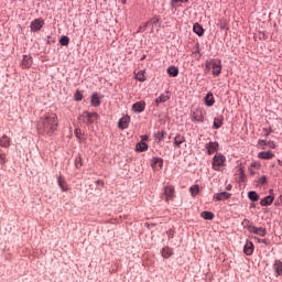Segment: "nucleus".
Listing matches in <instances>:
<instances>
[{
  "label": "nucleus",
  "instance_id": "obj_28",
  "mask_svg": "<svg viewBox=\"0 0 282 282\" xmlns=\"http://www.w3.org/2000/svg\"><path fill=\"white\" fill-rule=\"evenodd\" d=\"M161 254L164 259H169L170 257H173V249L170 247H164L161 250Z\"/></svg>",
  "mask_w": 282,
  "mask_h": 282
},
{
  "label": "nucleus",
  "instance_id": "obj_46",
  "mask_svg": "<svg viewBox=\"0 0 282 282\" xmlns=\"http://www.w3.org/2000/svg\"><path fill=\"white\" fill-rule=\"evenodd\" d=\"M258 147H261V149H264L265 147H268V141L260 139L258 141Z\"/></svg>",
  "mask_w": 282,
  "mask_h": 282
},
{
  "label": "nucleus",
  "instance_id": "obj_48",
  "mask_svg": "<svg viewBox=\"0 0 282 282\" xmlns=\"http://www.w3.org/2000/svg\"><path fill=\"white\" fill-rule=\"evenodd\" d=\"M267 145H268L270 149H276V142H274V141H268V142H267Z\"/></svg>",
  "mask_w": 282,
  "mask_h": 282
},
{
  "label": "nucleus",
  "instance_id": "obj_20",
  "mask_svg": "<svg viewBox=\"0 0 282 282\" xmlns=\"http://www.w3.org/2000/svg\"><path fill=\"white\" fill-rule=\"evenodd\" d=\"M259 160H272L274 153L272 151H262L258 153Z\"/></svg>",
  "mask_w": 282,
  "mask_h": 282
},
{
  "label": "nucleus",
  "instance_id": "obj_8",
  "mask_svg": "<svg viewBox=\"0 0 282 282\" xmlns=\"http://www.w3.org/2000/svg\"><path fill=\"white\" fill-rule=\"evenodd\" d=\"M205 149L207 151V155H213V153H217V151H219V142L210 141L205 144Z\"/></svg>",
  "mask_w": 282,
  "mask_h": 282
},
{
  "label": "nucleus",
  "instance_id": "obj_38",
  "mask_svg": "<svg viewBox=\"0 0 282 282\" xmlns=\"http://www.w3.org/2000/svg\"><path fill=\"white\" fill-rule=\"evenodd\" d=\"M59 45H62L63 47H67V45H69V37L66 35H63L59 39Z\"/></svg>",
  "mask_w": 282,
  "mask_h": 282
},
{
  "label": "nucleus",
  "instance_id": "obj_43",
  "mask_svg": "<svg viewBox=\"0 0 282 282\" xmlns=\"http://www.w3.org/2000/svg\"><path fill=\"white\" fill-rule=\"evenodd\" d=\"M210 69H212V61L209 59L205 62V74H208Z\"/></svg>",
  "mask_w": 282,
  "mask_h": 282
},
{
  "label": "nucleus",
  "instance_id": "obj_14",
  "mask_svg": "<svg viewBox=\"0 0 282 282\" xmlns=\"http://www.w3.org/2000/svg\"><path fill=\"white\" fill-rule=\"evenodd\" d=\"M249 232H251L252 235H258V237H265V235H268V230L265 228L257 227L254 225Z\"/></svg>",
  "mask_w": 282,
  "mask_h": 282
},
{
  "label": "nucleus",
  "instance_id": "obj_12",
  "mask_svg": "<svg viewBox=\"0 0 282 282\" xmlns=\"http://www.w3.org/2000/svg\"><path fill=\"white\" fill-rule=\"evenodd\" d=\"M230 197H232V194L228 192H220L214 194L215 202H226V199H230Z\"/></svg>",
  "mask_w": 282,
  "mask_h": 282
},
{
  "label": "nucleus",
  "instance_id": "obj_9",
  "mask_svg": "<svg viewBox=\"0 0 282 282\" xmlns=\"http://www.w3.org/2000/svg\"><path fill=\"white\" fill-rule=\"evenodd\" d=\"M269 193H270V195L263 197L260 200V206H264V207L272 206V204L274 202V189H270Z\"/></svg>",
  "mask_w": 282,
  "mask_h": 282
},
{
  "label": "nucleus",
  "instance_id": "obj_17",
  "mask_svg": "<svg viewBox=\"0 0 282 282\" xmlns=\"http://www.w3.org/2000/svg\"><path fill=\"white\" fill-rule=\"evenodd\" d=\"M21 67L22 69H30L32 67V55H23Z\"/></svg>",
  "mask_w": 282,
  "mask_h": 282
},
{
  "label": "nucleus",
  "instance_id": "obj_25",
  "mask_svg": "<svg viewBox=\"0 0 282 282\" xmlns=\"http://www.w3.org/2000/svg\"><path fill=\"white\" fill-rule=\"evenodd\" d=\"M193 32L194 34H197V36H204V26L199 23H194Z\"/></svg>",
  "mask_w": 282,
  "mask_h": 282
},
{
  "label": "nucleus",
  "instance_id": "obj_16",
  "mask_svg": "<svg viewBox=\"0 0 282 282\" xmlns=\"http://www.w3.org/2000/svg\"><path fill=\"white\" fill-rule=\"evenodd\" d=\"M162 166H164V159L160 158V156H154L151 160V167L152 169H162Z\"/></svg>",
  "mask_w": 282,
  "mask_h": 282
},
{
  "label": "nucleus",
  "instance_id": "obj_61",
  "mask_svg": "<svg viewBox=\"0 0 282 282\" xmlns=\"http://www.w3.org/2000/svg\"><path fill=\"white\" fill-rule=\"evenodd\" d=\"M253 166H257V164L256 163H251V167H253Z\"/></svg>",
  "mask_w": 282,
  "mask_h": 282
},
{
  "label": "nucleus",
  "instance_id": "obj_41",
  "mask_svg": "<svg viewBox=\"0 0 282 282\" xmlns=\"http://www.w3.org/2000/svg\"><path fill=\"white\" fill-rule=\"evenodd\" d=\"M258 184L260 185V186H263V185H265V184H268V176L267 175H262V176H260L259 178H258Z\"/></svg>",
  "mask_w": 282,
  "mask_h": 282
},
{
  "label": "nucleus",
  "instance_id": "obj_24",
  "mask_svg": "<svg viewBox=\"0 0 282 282\" xmlns=\"http://www.w3.org/2000/svg\"><path fill=\"white\" fill-rule=\"evenodd\" d=\"M11 142L12 140L10 139V137L6 134L0 138V147H2L3 149H8Z\"/></svg>",
  "mask_w": 282,
  "mask_h": 282
},
{
  "label": "nucleus",
  "instance_id": "obj_56",
  "mask_svg": "<svg viewBox=\"0 0 282 282\" xmlns=\"http://www.w3.org/2000/svg\"><path fill=\"white\" fill-rule=\"evenodd\" d=\"M96 184H101V186H104L105 183L101 180H97Z\"/></svg>",
  "mask_w": 282,
  "mask_h": 282
},
{
  "label": "nucleus",
  "instance_id": "obj_3",
  "mask_svg": "<svg viewBox=\"0 0 282 282\" xmlns=\"http://www.w3.org/2000/svg\"><path fill=\"white\" fill-rule=\"evenodd\" d=\"M226 165V156L221 153L215 154L212 161L214 171H221V166Z\"/></svg>",
  "mask_w": 282,
  "mask_h": 282
},
{
  "label": "nucleus",
  "instance_id": "obj_7",
  "mask_svg": "<svg viewBox=\"0 0 282 282\" xmlns=\"http://www.w3.org/2000/svg\"><path fill=\"white\" fill-rule=\"evenodd\" d=\"M45 25V20L44 19H35L31 22L30 28L31 32H40V30Z\"/></svg>",
  "mask_w": 282,
  "mask_h": 282
},
{
  "label": "nucleus",
  "instance_id": "obj_4",
  "mask_svg": "<svg viewBox=\"0 0 282 282\" xmlns=\"http://www.w3.org/2000/svg\"><path fill=\"white\" fill-rule=\"evenodd\" d=\"M162 197L165 199V202H173L175 197V187L173 185L165 186L163 188Z\"/></svg>",
  "mask_w": 282,
  "mask_h": 282
},
{
  "label": "nucleus",
  "instance_id": "obj_42",
  "mask_svg": "<svg viewBox=\"0 0 282 282\" xmlns=\"http://www.w3.org/2000/svg\"><path fill=\"white\" fill-rule=\"evenodd\" d=\"M74 133H75V137L77 138V140H79V142H83V138H80V135H83L80 128H76Z\"/></svg>",
  "mask_w": 282,
  "mask_h": 282
},
{
  "label": "nucleus",
  "instance_id": "obj_33",
  "mask_svg": "<svg viewBox=\"0 0 282 282\" xmlns=\"http://www.w3.org/2000/svg\"><path fill=\"white\" fill-rule=\"evenodd\" d=\"M248 199L250 202H259V194L256 191L248 192Z\"/></svg>",
  "mask_w": 282,
  "mask_h": 282
},
{
  "label": "nucleus",
  "instance_id": "obj_62",
  "mask_svg": "<svg viewBox=\"0 0 282 282\" xmlns=\"http://www.w3.org/2000/svg\"><path fill=\"white\" fill-rule=\"evenodd\" d=\"M251 175H254V171L251 170Z\"/></svg>",
  "mask_w": 282,
  "mask_h": 282
},
{
  "label": "nucleus",
  "instance_id": "obj_13",
  "mask_svg": "<svg viewBox=\"0 0 282 282\" xmlns=\"http://www.w3.org/2000/svg\"><path fill=\"white\" fill-rule=\"evenodd\" d=\"M184 142H186V137L182 134H176L173 142L174 149H182V144H184Z\"/></svg>",
  "mask_w": 282,
  "mask_h": 282
},
{
  "label": "nucleus",
  "instance_id": "obj_34",
  "mask_svg": "<svg viewBox=\"0 0 282 282\" xmlns=\"http://www.w3.org/2000/svg\"><path fill=\"white\" fill-rule=\"evenodd\" d=\"M159 23H160V17L155 15L154 18L145 22V28H149V25H158Z\"/></svg>",
  "mask_w": 282,
  "mask_h": 282
},
{
  "label": "nucleus",
  "instance_id": "obj_57",
  "mask_svg": "<svg viewBox=\"0 0 282 282\" xmlns=\"http://www.w3.org/2000/svg\"><path fill=\"white\" fill-rule=\"evenodd\" d=\"M147 58V55H142L140 61H144Z\"/></svg>",
  "mask_w": 282,
  "mask_h": 282
},
{
  "label": "nucleus",
  "instance_id": "obj_21",
  "mask_svg": "<svg viewBox=\"0 0 282 282\" xmlns=\"http://www.w3.org/2000/svg\"><path fill=\"white\" fill-rule=\"evenodd\" d=\"M273 270H274L275 276H282V261L281 260L274 261Z\"/></svg>",
  "mask_w": 282,
  "mask_h": 282
},
{
  "label": "nucleus",
  "instance_id": "obj_36",
  "mask_svg": "<svg viewBox=\"0 0 282 282\" xmlns=\"http://www.w3.org/2000/svg\"><path fill=\"white\" fill-rule=\"evenodd\" d=\"M135 79L139 80V83H144L147 80V77L144 76V70H140L135 74Z\"/></svg>",
  "mask_w": 282,
  "mask_h": 282
},
{
  "label": "nucleus",
  "instance_id": "obj_49",
  "mask_svg": "<svg viewBox=\"0 0 282 282\" xmlns=\"http://www.w3.org/2000/svg\"><path fill=\"white\" fill-rule=\"evenodd\" d=\"M148 28H149V26H147V23H144L143 26H139V28H138V31H137V32H138V33L145 32Z\"/></svg>",
  "mask_w": 282,
  "mask_h": 282
},
{
  "label": "nucleus",
  "instance_id": "obj_31",
  "mask_svg": "<svg viewBox=\"0 0 282 282\" xmlns=\"http://www.w3.org/2000/svg\"><path fill=\"white\" fill-rule=\"evenodd\" d=\"M164 135H166V131L164 130L158 131L156 133H154L155 142H162V140H164Z\"/></svg>",
  "mask_w": 282,
  "mask_h": 282
},
{
  "label": "nucleus",
  "instance_id": "obj_15",
  "mask_svg": "<svg viewBox=\"0 0 282 282\" xmlns=\"http://www.w3.org/2000/svg\"><path fill=\"white\" fill-rule=\"evenodd\" d=\"M102 97L98 95V93H93L90 96V105L91 107H100Z\"/></svg>",
  "mask_w": 282,
  "mask_h": 282
},
{
  "label": "nucleus",
  "instance_id": "obj_45",
  "mask_svg": "<svg viewBox=\"0 0 282 282\" xmlns=\"http://www.w3.org/2000/svg\"><path fill=\"white\" fill-rule=\"evenodd\" d=\"M239 175H240L241 182H246V172L243 171V167L239 169Z\"/></svg>",
  "mask_w": 282,
  "mask_h": 282
},
{
  "label": "nucleus",
  "instance_id": "obj_53",
  "mask_svg": "<svg viewBox=\"0 0 282 282\" xmlns=\"http://www.w3.org/2000/svg\"><path fill=\"white\" fill-rule=\"evenodd\" d=\"M195 47H196V50H195L194 54H199V56H202V54L199 53V43H196Z\"/></svg>",
  "mask_w": 282,
  "mask_h": 282
},
{
  "label": "nucleus",
  "instance_id": "obj_11",
  "mask_svg": "<svg viewBox=\"0 0 282 282\" xmlns=\"http://www.w3.org/2000/svg\"><path fill=\"white\" fill-rule=\"evenodd\" d=\"M147 109V102L144 100L137 101L132 105V111L134 113H142Z\"/></svg>",
  "mask_w": 282,
  "mask_h": 282
},
{
  "label": "nucleus",
  "instance_id": "obj_59",
  "mask_svg": "<svg viewBox=\"0 0 282 282\" xmlns=\"http://www.w3.org/2000/svg\"><path fill=\"white\" fill-rule=\"evenodd\" d=\"M278 164H280V166H282V161L280 159L278 160Z\"/></svg>",
  "mask_w": 282,
  "mask_h": 282
},
{
  "label": "nucleus",
  "instance_id": "obj_5",
  "mask_svg": "<svg viewBox=\"0 0 282 282\" xmlns=\"http://www.w3.org/2000/svg\"><path fill=\"white\" fill-rule=\"evenodd\" d=\"M83 118H87L86 124H94V122H96V120H98V118H100V115H98V112H89L87 110H85L82 113Z\"/></svg>",
  "mask_w": 282,
  "mask_h": 282
},
{
  "label": "nucleus",
  "instance_id": "obj_44",
  "mask_svg": "<svg viewBox=\"0 0 282 282\" xmlns=\"http://www.w3.org/2000/svg\"><path fill=\"white\" fill-rule=\"evenodd\" d=\"M262 131L264 132L265 138H268V135H270V133H273V132H274V130L272 129V127L263 128Z\"/></svg>",
  "mask_w": 282,
  "mask_h": 282
},
{
  "label": "nucleus",
  "instance_id": "obj_22",
  "mask_svg": "<svg viewBox=\"0 0 282 282\" xmlns=\"http://www.w3.org/2000/svg\"><path fill=\"white\" fill-rule=\"evenodd\" d=\"M135 151L139 153H144V151H149V144H147L144 141H140L135 145Z\"/></svg>",
  "mask_w": 282,
  "mask_h": 282
},
{
  "label": "nucleus",
  "instance_id": "obj_29",
  "mask_svg": "<svg viewBox=\"0 0 282 282\" xmlns=\"http://www.w3.org/2000/svg\"><path fill=\"white\" fill-rule=\"evenodd\" d=\"M167 100H171V97L165 95V94H161L156 99H155V105L156 107L160 106V104L162 102H166Z\"/></svg>",
  "mask_w": 282,
  "mask_h": 282
},
{
  "label": "nucleus",
  "instance_id": "obj_40",
  "mask_svg": "<svg viewBox=\"0 0 282 282\" xmlns=\"http://www.w3.org/2000/svg\"><path fill=\"white\" fill-rule=\"evenodd\" d=\"M75 166H76V169H80V166H83V158L80 156V154H78L75 158Z\"/></svg>",
  "mask_w": 282,
  "mask_h": 282
},
{
  "label": "nucleus",
  "instance_id": "obj_37",
  "mask_svg": "<svg viewBox=\"0 0 282 282\" xmlns=\"http://www.w3.org/2000/svg\"><path fill=\"white\" fill-rule=\"evenodd\" d=\"M189 0H170L171 8H177V3H188Z\"/></svg>",
  "mask_w": 282,
  "mask_h": 282
},
{
  "label": "nucleus",
  "instance_id": "obj_54",
  "mask_svg": "<svg viewBox=\"0 0 282 282\" xmlns=\"http://www.w3.org/2000/svg\"><path fill=\"white\" fill-rule=\"evenodd\" d=\"M149 140V135L143 134L141 135V142H147Z\"/></svg>",
  "mask_w": 282,
  "mask_h": 282
},
{
  "label": "nucleus",
  "instance_id": "obj_18",
  "mask_svg": "<svg viewBox=\"0 0 282 282\" xmlns=\"http://www.w3.org/2000/svg\"><path fill=\"white\" fill-rule=\"evenodd\" d=\"M243 252L247 257H251V254L254 252V243L250 240H247L243 247Z\"/></svg>",
  "mask_w": 282,
  "mask_h": 282
},
{
  "label": "nucleus",
  "instance_id": "obj_23",
  "mask_svg": "<svg viewBox=\"0 0 282 282\" xmlns=\"http://www.w3.org/2000/svg\"><path fill=\"white\" fill-rule=\"evenodd\" d=\"M166 72L172 78H177V76H180V68L176 66H170Z\"/></svg>",
  "mask_w": 282,
  "mask_h": 282
},
{
  "label": "nucleus",
  "instance_id": "obj_26",
  "mask_svg": "<svg viewBox=\"0 0 282 282\" xmlns=\"http://www.w3.org/2000/svg\"><path fill=\"white\" fill-rule=\"evenodd\" d=\"M224 127V116L214 118L213 129H221Z\"/></svg>",
  "mask_w": 282,
  "mask_h": 282
},
{
  "label": "nucleus",
  "instance_id": "obj_50",
  "mask_svg": "<svg viewBox=\"0 0 282 282\" xmlns=\"http://www.w3.org/2000/svg\"><path fill=\"white\" fill-rule=\"evenodd\" d=\"M258 243H264V246H269V241L267 239L257 238Z\"/></svg>",
  "mask_w": 282,
  "mask_h": 282
},
{
  "label": "nucleus",
  "instance_id": "obj_6",
  "mask_svg": "<svg viewBox=\"0 0 282 282\" xmlns=\"http://www.w3.org/2000/svg\"><path fill=\"white\" fill-rule=\"evenodd\" d=\"M212 61V74L215 78L221 74V59H210Z\"/></svg>",
  "mask_w": 282,
  "mask_h": 282
},
{
  "label": "nucleus",
  "instance_id": "obj_52",
  "mask_svg": "<svg viewBox=\"0 0 282 282\" xmlns=\"http://www.w3.org/2000/svg\"><path fill=\"white\" fill-rule=\"evenodd\" d=\"M274 206H282V195H280L279 199L274 202Z\"/></svg>",
  "mask_w": 282,
  "mask_h": 282
},
{
  "label": "nucleus",
  "instance_id": "obj_35",
  "mask_svg": "<svg viewBox=\"0 0 282 282\" xmlns=\"http://www.w3.org/2000/svg\"><path fill=\"white\" fill-rule=\"evenodd\" d=\"M189 193L192 195V197H197V195H199V185H193L189 187Z\"/></svg>",
  "mask_w": 282,
  "mask_h": 282
},
{
  "label": "nucleus",
  "instance_id": "obj_27",
  "mask_svg": "<svg viewBox=\"0 0 282 282\" xmlns=\"http://www.w3.org/2000/svg\"><path fill=\"white\" fill-rule=\"evenodd\" d=\"M200 217L206 221H213L215 219V214L213 212L205 210L200 214Z\"/></svg>",
  "mask_w": 282,
  "mask_h": 282
},
{
  "label": "nucleus",
  "instance_id": "obj_60",
  "mask_svg": "<svg viewBox=\"0 0 282 282\" xmlns=\"http://www.w3.org/2000/svg\"><path fill=\"white\" fill-rule=\"evenodd\" d=\"M250 208H254V203H252V204L250 205Z\"/></svg>",
  "mask_w": 282,
  "mask_h": 282
},
{
  "label": "nucleus",
  "instance_id": "obj_1",
  "mask_svg": "<svg viewBox=\"0 0 282 282\" xmlns=\"http://www.w3.org/2000/svg\"><path fill=\"white\" fill-rule=\"evenodd\" d=\"M58 129V116L54 112H47L40 118L37 131L46 135H54Z\"/></svg>",
  "mask_w": 282,
  "mask_h": 282
},
{
  "label": "nucleus",
  "instance_id": "obj_51",
  "mask_svg": "<svg viewBox=\"0 0 282 282\" xmlns=\"http://www.w3.org/2000/svg\"><path fill=\"white\" fill-rule=\"evenodd\" d=\"M0 164L3 165L6 164V154L0 153Z\"/></svg>",
  "mask_w": 282,
  "mask_h": 282
},
{
  "label": "nucleus",
  "instance_id": "obj_19",
  "mask_svg": "<svg viewBox=\"0 0 282 282\" xmlns=\"http://www.w3.org/2000/svg\"><path fill=\"white\" fill-rule=\"evenodd\" d=\"M204 102L206 107H213V105H215V96L213 93H207V95L204 97Z\"/></svg>",
  "mask_w": 282,
  "mask_h": 282
},
{
  "label": "nucleus",
  "instance_id": "obj_2",
  "mask_svg": "<svg viewBox=\"0 0 282 282\" xmlns=\"http://www.w3.org/2000/svg\"><path fill=\"white\" fill-rule=\"evenodd\" d=\"M192 122L202 123L206 120V110L204 108H196L191 112Z\"/></svg>",
  "mask_w": 282,
  "mask_h": 282
},
{
  "label": "nucleus",
  "instance_id": "obj_47",
  "mask_svg": "<svg viewBox=\"0 0 282 282\" xmlns=\"http://www.w3.org/2000/svg\"><path fill=\"white\" fill-rule=\"evenodd\" d=\"M167 239H173L175 237V229H170L166 231Z\"/></svg>",
  "mask_w": 282,
  "mask_h": 282
},
{
  "label": "nucleus",
  "instance_id": "obj_32",
  "mask_svg": "<svg viewBox=\"0 0 282 282\" xmlns=\"http://www.w3.org/2000/svg\"><path fill=\"white\" fill-rule=\"evenodd\" d=\"M57 184L59 188H62L63 193L68 191L67 184L65 183V180H63L61 176L57 177Z\"/></svg>",
  "mask_w": 282,
  "mask_h": 282
},
{
  "label": "nucleus",
  "instance_id": "obj_30",
  "mask_svg": "<svg viewBox=\"0 0 282 282\" xmlns=\"http://www.w3.org/2000/svg\"><path fill=\"white\" fill-rule=\"evenodd\" d=\"M241 226L242 228H245V230H248V232H250V230H252V223H250V220H248V218H245L242 221H241Z\"/></svg>",
  "mask_w": 282,
  "mask_h": 282
},
{
  "label": "nucleus",
  "instance_id": "obj_39",
  "mask_svg": "<svg viewBox=\"0 0 282 282\" xmlns=\"http://www.w3.org/2000/svg\"><path fill=\"white\" fill-rule=\"evenodd\" d=\"M83 93L80 90H76L75 95H74V100L76 102H80L83 100Z\"/></svg>",
  "mask_w": 282,
  "mask_h": 282
},
{
  "label": "nucleus",
  "instance_id": "obj_10",
  "mask_svg": "<svg viewBox=\"0 0 282 282\" xmlns=\"http://www.w3.org/2000/svg\"><path fill=\"white\" fill-rule=\"evenodd\" d=\"M129 122H131V117L126 115V116H123L122 118L119 119L118 128L121 131H124V129H129Z\"/></svg>",
  "mask_w": 282,
  "mask_h": 282
},
{
  "label": "nucleus",
  "instance_id": "obj_55",
  "mask_svg": "<svg viewBox=\"0 0 282 282\" xmlns=\"http://www.w3.org/2000/svg\"><path fill=\"white\" fill-rule=\"evenodd\" d=\"M226 191H232V185L231 184L227 185Z\"/></svg>",
  "mask_w": 282,
  "mask_h": 282
},
{
  "label": "nucleus",
  "instance_id": "obj_58",
  "mask_svg": "<svg viewBox=\"0 0 282 282\" xmlns=\"http://www.w3.org/2000/svg\"><path fill=\"white\" fill-rule=\"evenodd\" d=\"M121 3H122L123 6H126V4H127V0H121Z\"/></svg>",
  "mask_w": 282,
  "mask_h": 282
}]
</instances>
